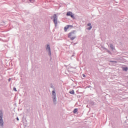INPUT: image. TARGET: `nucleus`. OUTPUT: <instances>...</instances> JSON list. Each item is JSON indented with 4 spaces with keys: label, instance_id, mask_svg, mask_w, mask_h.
Segmentation results:
<instances>
[{
    "label": "nucleus",
    "instance_id": "obj_14",
    "mask_svg": "<svg viewBox=\"0 0 128 128\" xmlns=\"http://www.w3.org/2000/svg\"><path fill=\"white\" fill-rule=\"evenodd\" d=\"M50 88H51L54 89V85H52V84H51Z\"/></svg>",
    "mask_w": 128,
    "mask_h": 128
},
{
    "label": "nucleus",
    "instance_id": "obj_15",
    "mask_svg": "<svg viewBox=\"0 0 128 128\" xmlns=\"http://www.w3.org/2000/svg\"><path fill=\"white\" fill-rule=\"evenodd\" d=\"M13 90H14V92H18V90H16V87H14L13 88Z\"/></svg>",
    "mask_w": 128,
    "mask_h": 128
},
{
    "label": "nucleus",
    "instance_id": "obj_21",
    "mask_svg": "<svg viewBox=\"0 0 128 128\" xmlns=\"http://www.w3.org/2000/svg\"><path fill=\"white\" fill-rule=\"evenodd\" d=\"M8 82H10V78L8 80Z\"/></svg>",
    "mask_w": 128,
    "mask_h": 128
},
{
    "label": "nucleus",
    "instance_id": "obj_20",
    "mask_svg": "<svg viewBox=\"0 0 128 128\" xmlns=\"http://www.w3.org/2000/svg\"><path fill=\"white\" fill-rule=\"evenodd\" d=\"M16 120H20V119L18 118V117H17V118H16Z\"/></svg>",
    "mask_w": 128,
    "mask_h": 128
},
{
    "label": "nucleus",
    "instance_id": "obj_1",
    "mask_svg": "<svg viewBox=\"0 0 128 128\" xmlns=\"http://www.w3.org/2000/svg\"><path fill=\"white\" fill-rule=\"evenodd\" d=\"M52 102L54 104H56V91L54 90L52 92Z\"/></svg>",
    "mask_w": 128,
    "mask_h": 128
},
{
    "label": "nucleus",
    "instance_id": "obj_17",
    "mask_svg": "<svg viewBox=\"0 0 128 128\" xmlns=\"http://www.w3.org/2000/svg\"><path fill=\"white\" fill-rule=\"evenodd\" d=\"M87 26H92V24L88 23V24H87Z\"/></svg>",
    "mask_w": 128,
    "mask_h": 128
},
{
    "label": "nucleus",
    "instance_id": "obj_18",
    "mask_svg": "<svg viewBox=\"0 0 128 128\" xmlns=\"http://www.w3.org/2000/svg\"><path fill=\"white\" fill-rule=\"evenodd\" d=\"M108 54H112V52H110V51L108 50Z\"/></svg>",
    "mask_w": 128,
    "mask_h": 128
},
{
    "label": "nucleus",
    "instance_id": "obj_16",
    "mask_svg": "<svg viewBox=\"0 0 128 128\" xmlns=\"http://www.w3.org/2000/svg\"><path fill=\"white\" fill-rule=\"evenodd\" d=\"M92 28V26H90V28H88V30H90Z\"/></svg>",
    "mask_w": 128,
    "mask_h": 128
},
{
    "label": "nucleus",
    "instance_id": "obj_3",
    "mask_svg": "<svg viewBox=\"0 0 128 128\" xmlns=\"http://www.w3.org/2000/svg\"><path fill=\"white\" fill-rule=\"evenodd\" d=\"M68 38H70L71 40H74V38H76V36L74 34V32H72L68 34Z\"/></svg>",
    "mask_w": 128,
    "mask_h": 128
},
{
    "label": "nucleus",
    "instance_id": "obj_11",
    "mask_svg": "<svg viewBox=\"0 0 128 128\" xmlns=\"http://www.w3.org/2000/svg\"><path fill=\"white\" fill-rule=\"evenodd\" d=\"M128 70V67H124L123 68V70H125V72H126Z\"/></svg>",
    "mask_w": 128,
    "mask_h": 128
},
{
    "label": "nucleus",
    "instance_id": "obj_12",
    "mask_svg": "<svg viewBox=\"0 0 128 128\" xmlns=\"http://www.w3.org/2000/svg\"><path fill=\"white\" fill-rule=\"evenodd\" d=\"M110 62H114V63L118 62H116V60H110Z\"/></svg>",
    "mask_w": 128,
    "mask_h": 128
},
{
    "label": "nucleus",
    "instance_id": "obj_7",
    "mask_svg": "<svg viewBox=\"0 0 128 128\" xmlns=\"http://www.w3.org/2000/svg\"><path fill=\"white\" fill-rule=\"evenodd\" d=\"M69 28H70V25H68L67 26H65L64 28V32H66V30H68Z\"/></svg>",
    "mask_w": 128,
    "mask_h": 128
},
{
    "label": "nucleus",
    "instance_id": "obj_2",
    "mask_svg": "<svg viewBox=\"0 0 128 128\" xmlns=\"http://www.w3.org/2000/svg\"><path fill=\"white\" fill-rule=\"evenodd\" d=\"M51 20H53V22H54L55 26H58V16H56V14H54L52 16V17H51Z\"/></svg>",
    "mask_w": 128,
    "mask_h": 128
},
{
    "label": "nucleus",
    "instance_id": "obj_6",
    "mask_svg": "<svg viewBox=\"0 0 128 128\" xmlns=\"http://www.w3.org/2000/svg\"><path fill=\"white\" fill-rule=\"evenodd\" d=\"M66 16H70V18H74V15L72 14V12H68L66 14Z\"/></svg>",
    "mask_w": 128,
    "mask_h": 128
},
{
    "label": "nucleus",
    "instance_id": "obj_4",
    "mask_svg": "<svg viewBox=\"0 0 128 128\" xmlns=\"http://www.w3.org/2000/svg\"><path fill=\"white\" fill-rule=\"evenodd\" d=\"M4 115L2 114V110H0V126H4V120L2 119V117Z\"/></svg>",
    "mask_w": 128,
    "mask_h": 128
},
{
    "label": "nucleus",
    "instance_id": "obj_8",
    "mask_svg": "<svg viewBox=\"0 0 128 128\" xmlns=\"http://www.w3.org/2000/svg\"><path fill=\"white\" fill-rule=\"evenodd\" d=\"M110 48H111V50H114V45L112 44H110Z\"/></svg>",
    "mask_w": 128,
    "mask_h": 128
},
{
    "label": "nucleus",
    "instance_id": "obj_10",
    "mask_svg": "<svg viewBox=\"0 0 128 128\" xmlns=\"http://www.w3.org/2000/svg\"><path fill=\"white\" fill-rule=\"evenodd\" d=\"M73 112L74 114H76V112H78V108L74 109V110H73Z\"/></svg>",
    "mask_w": 128,
    "mask_h": 128
},
{
    "label": "nucleus",
    "instance_id": "obj_9",
    "mask_svg": "<svg viewBox=\"0 0 128 128\" xmlns=\"http://www.w3.org/2000/svg\"><path fill=\"white\" fill-rule=\"evenodd\" d=\"M70 94H74V90H72L70 91Z\"/></svg>",
    "mask_w": 128,
    "mask_h": 128
},
{
    "label": "nucleus",
    "instance_id": "obj_19",
    "mask_svg": "<svg viewBox=\"0 0 128 128\" xmlns=\"http://www.w3.org/2000/svg\"><path fill=\"white\" fill-rule=\"evenodd\" d=\"M82 76H83V78H86V74H82Z\"/></svg>",
    "mask_w": 128,
    "mask_h": 128
},
{
    "label": "nucleus",
    "instance_id": "obj_13",
    "mask_svg": "<svg viewBox=\"0 0 128 128\" xmlns=\"http://www.w3.org/2000/svg\"><path fill=\"white\" fill-rule=\"evenodd\" d=\"M28 1L32 2V4H33V2H34V0H28Z\"/></svg>",
    "mask_w": 128,
    "mask_h": 128
},
{
    "label": "nucleus",
    "instance_id": "obj_5",
    "mask_svg": "<svg viewBox=\"0 0 128 128\" xmlns=\"http://www.w3.org/2000/svg\"><path fill=\"white\" fill-rule=\"evenodd\" d=\"M46 50L48 51V54L50 56H52V53L50 52V46L48 44H47V47L46 48Z\"/></svg>",
    "mask_w": 128,
    "mask_h": 128
}]
</instances>
